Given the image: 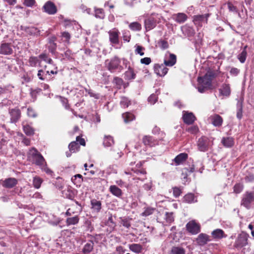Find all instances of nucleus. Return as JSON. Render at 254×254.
Here are the masks:
<instances>
[{
  "label": "nucleus",
  "instance_id": "a19ab883",
  "mask_svg": "<svg viewBox=\"0 0 254 254\" xmlns=\"http://www.w3.org/2000/svg\"><path fill=\"white\" fill-rule=\"evenodd\" d=\"M23 131L27 135H31L34 134V129L29 125L23 126Z\"/></svg>",
  "mask_w": 254,
  "mask_h": 254
},
{
  "label": "nucleus",
  "instance_id": "6ab92c4d",
  "mask_svg": "<svg viewBox=\"0 0 254 254\" xmlns=\"http://www.w3.org/2000/svg\"><path fill=\"white\" fill-rule=\"evenodd\" d=\"M176 56L173 54H169L168 59L166 58L164 61V64L166 66H172L176 63Z\"/></svg>",
  "mask_w": 254,
  "mask_h": 254
},
{
  "label": "nucleus",
  "instance_id": "a211bd4d",
  "mask_svg": "<svg viewBox=\"0 0 254 254\" xmlns=\"http://www.w3.org/2000/svg\"><path fill=\"white\" fill-rule=\"evenodd\" d=\"M37 76L39 79L41 80L48 81L51 80L50 72L48 70L45 71L43 69L39 70L37 73Z\"/></svg>",
  "mask_w": 254,
  "mask_h": 254
},
{
  "label": "nucleus",
  "instance_id": "0e129e2a",
  "mask_svg": "<svg viewBox=\"0 0 254 254\" xmlns=\"http://www.w3.org/2000/svg\"><path fill=\"white\" fill-rule=\"evenodd\" d=\"M72 52L69 49H66V50L65 51L64 53V56H65V57L68 60L72 59Z\"/></svg>",
  "mask_w": 254,
  "mask_h": 254
},
{
  "label": "nucleus",
  "instance_id": "6e6d98bb",
  "mask_svg": "<svg viewBox=\"0 0 254 254\" xmlns=\"http://www.w3.org/2000/svg\"><path fill=\"white\" fill-rule=\"evenodd\" d=\"M243 189V187L240 184H236L234 187V191L237 193L241 192Z\"/></svg>",
  "mask_w": 254,
  "mask_h": 254
},
{
  "label": "nucleus",
  "instance_id": "72a5a7b5",
  "mask_svg": "<svg viewBox=\"0 0 254 254\" xmlns=\"http://www.w3.org/2000/svg\"><path fill=\"white\" fill-rule=\"evenodd\" d=\"M114 143L113 137L110 135L105 136L103 140V145L106 147H110Z\"/></svg>",
  "mask_w": 254,
  "mask_h": 254
},
{
  "label": "nucleus",
  "instance_id": "4be33fe9",
  "mask_svg": "<svg viewBox=\"0 0 254 254\" xmlns=\"http://www.w3.org/2000/svg\"><path fill=\"white\" fill-rule=\"evenodd\" d=\"M91 209L93 212L98 213L100 211L102 207V204L100 201L95 199L91 200Z\"/></svg>",
  "mask_w": 254,
  "mask_h": 254
},
{
  "label": "nucleus",
  "instance_id": "79ce46f5",
  "mask_svg": "<svg viewBox=\"0 0 254 254\" xmlns=\"http://www.w3.org/2000/svg\"><path fill=\"white\" fill-rule=\"evenodd\" d=\"M42 182V180L39 177H35L33 178V185L36 189L40 188Z\"/></svg>",
  "mask_w": 254,
  "mask_h": 254
},
{
  "label": "nucleus",
  "instance_id": "5701e85b",
  "mask_svg": "<svg viewBox=\"0 0 254 254\" xmlns=\"http://www.w3.org/2000/svg\"><path fill=\"white\" fill-rule=\"evenodd\" d=\"M212 237L214 239H222L223 238L227 237V235H225L224 232L220 229H217L213 231L211 233Z\"/></svg>",
  "mask_w": 254,
  "mask_h": 254
},
{
  "label": "nucleus",
  "instance_id": "774afa93",
  "mask_svg": "<svg viewBox=\"0 0 254 254\" xmlns=\"http://www.w3.org/2000/svg\"><path fill=\"white\" fill-rule=\"evenodd\" d=\"M151 62V60L150 58L146 57L140 60V63L145 65H148Z\"/></svg>",
  "mask_w": 254,
  "mask_h": 254
},
{
  "label": "nucleus",
  "instance_id": "c9c22d12",
  "mask_svg": "<svg viewBox=\"0 0 254 254\" xmlns=\"http://www.w3.org/2000/svg\"><path fill=\"white\" fill-rule=\"evenodd\" d=\"M247 47V46H245L244 47V49L241 52V53L240 54H239V55L238 56V58L241 63H245V62L246 61L247 55V51H246Z\"/></svg>",
  "mask_w": 254,
  "mask_h": 254
},
{
  "label": "nucleus",
  "instance_id": "37998d69",
  "mask_svg": "<svg viewBox=\"0 0 254 254\" xmlns=\"http://www.w3.org/2000/svg\"><path fill=\"white\" fill-rule=\"evenodd\" d=\"M61 37L64 39V42L69 44L70 43L69 40L71 38L70 34L67 32H63L61 33Z\"/></svg>",
  "mask_w": 254,
  "mask_h": 254
},
{
  "label": "nucleus",
  "instance_id": "a18cd8bd",
  "mask_svg": "<svg viewBox=\"0 0 254 254\" xmlns=\"http://www.w3.org/2000/svg\"><path fill=\"white\" fill-rule=\"evenodd\" d=\"M129 28L134 31H139L141 29V25L137 22L131 23L129 25Z\"/></svg>",
  "mask_w": 254,
  "mask_h": 254
},
{
  "label": "nucleus",
  "instance_id": "13d9d810",
  "mask_svg": "<svg viewBox=\"0 0 254 254\" xmlns=\"http://www.w3.org/2000/svg\"><path fill=\"white\" fill-rule=\"evenodd\" d=\"M86 92H88L90 97H94L95 99H98L100 98V94L96 93L91 90L86 89Z\"/></svg>",
  "mask_w": 254,
  "mask_h": 254
},
{
  "label": "nucleus",
  "instance_id": "58836bf2",
  "mask_svg": "<svg viewBox=\"0 0 254 254\" xmlns=\"http://www.w3.org/2000/svg\"><path fill=\"white\" fill-rule=\"evenodd\" d=\"M171 252L172 254H185L184 249L179 247H173Z\"/></svg>",
  "mask_w": 254,
  "mask_h": 254
},
{
  "label": "nucleus",
  "instance_id": "4468645a",
  "mask_svg": "<svg viewBox=\"0 0 254 254\" xmlns=\"http://www.w3.org/2000/svg\"><path fill=\"white\" fill-rule=\"evenodd\" d=\"M18 182L14 178H9L5 179L2 183V186L5 188H12L15 187Z\"/></svg>",
  "mask_w": 254,
  "mask_h": 254
},
{
  "label": "nucleus",
  "instance_id": "7c9ffc66",
  "mask_svg": "<svg viewBox=\"0 0 254 254\" xmlns=\"http://www.w3.org/2000/svg\"><path fill=\"white\" fill-rule=\"evenodd\" d=\"M221 142L226 147H231L234 143V140L232 137H223Z\"/></svg>",
  "mask_w": 254,
  "mask_h": 254
},
{
  "label": "nucleus",
  "instance_id": "69168bd1",
  "mask_svg": "<svg viewBox=\"0 0 254 254\" xmlns=\"http://www.w3.org/2000/svg\"><path fill=\"white\" fill-rule=\"evenodd\" d=\"M240 72V70L236 67H232L230 70L231 75L237 76Z\"/></svg>",
  "mask_w": 254,
  "mask_h": 254
},
{
  "label": "nucleus",
  "instance_id": "ea45409f",
  "mask_svg": "<svg viewBox=\"0 0 254 254\" xmlns=\"http://www.w3.org/2000/svg\"><path fill=\"white\" fill-rule=\"evenodd\" d=\"M131 172L133 173L132 175L133 176H135L136 177L137 176L139 177L141 175H144L146 174V171L144 169L138 170L137 169H132Z\"/></svg>",
  "mask_w": 254,
  "mask_h": 254
},
{
  "label": "nucleus",
  "instance_id": "f3484780",
  "mask_svg": "<svg viewBox=\"0 0 254 254\" xmlns=\"http://www.w3.org/2000/svg\"><path fill=\"white\" fill-rule=\"evenodd\" d=\"M183 119L186 124L191 125L194 123L196 118L192 113L186 112L183 115Z\"/></svg>",
  "mask_w": 254,
  "mask_h": 254
},
{
  "label": "nucleus",
  "instance_id": "de8ad7c7",
  "mask_svg": "<svg viewBox=\"0 0 254 254\" xmlns=\"http://www.w3.org/2000/svg\"><path fill=\"white\" fill-rule=\"evenodd\" d=\"M166 222L168 223H171L174 221V218L173 214L172 212H166L165 218Z\"/></svg>",
  "mask_w": 254,
  "mask_h": 254
},
{
  "label": "nucleus",
  "instance_id": "e2e57ef3",
  "mask_svg": "<svg viewBox=\"0 0 254 254\" xmlns=\"http://www.w3.org/2000/svg\"><path fill=\"white\" fill-rule=\"evenodd\" d=\"M35 3V0H24L23 4L29 7H31Z\"/></svg>",
  "mask_w": 254,
  "mask_h": 254
},
{
  "label": "nucleus",
  "instance_id": "6e6552de",
  "mask_svg": "<svg viewBox=\"0 0 254 254\" xmlns=\"http://www.w3.org/2000/svg\"><path fill=\"white\" fill-rule=\"evenodd\" d=\"M13 46L11 43H2L0 46V54L9 55L13 53Z\"/></svg>",
  "mask_w": 254,
  "mask_h": 254
},
{
  "label": "nucleus",
  "instance_id": "a878e982",
  "mask_svg": "<svg viewBox=\"0 0 254 254\" xmlns=\"http://www.w3.org/2000/svg\"><path fill=\"white\" fill-rule=\"evenodd\" d=\"M135 77L136 74L133 69L129 66L127 70L125 73V79L128 80H133L135 79Z\"/></svg>",
  "mask_w": 254,
  "mask_h": 254
},
{
  "label": "nucleus",
  "instance_id": "c03bdc74",
  "mask_svg": "<svg viewBox=\"0 0 254 254\" xmlns=\"http://www.w3.org/2000/svg\"><path fill=\"white\" fill-rule=\"evenodd\" d=\"M30 65L32 66H36L37 64L40 63L39 60L37 57H31L29 59Z\"/></svg>",
  "mask_w": 254,
  "mask_h": 254
},
{
  "label": "nucleus",
  "instance_id": "dca6fc26",
  "mask_svg": "<svg viewBox=\"0 0 254 254\" xmlns=\"http://www.w3.org/2000/svg\"><path fill=\"white\" fill-rule=\"evenodd\" d=\"M144 25L146 30L153 29L156 25V21L153 17H148L144 20Z\"/></svg>",
  "mask_w": 254,
  "mask_h": 254
},
{
  "label": "nucleus",
  "instance_id": "338daca9",
  "mask_svg": "<svg viewBox=\"0 0 254 254\" xmlns=\"http://www.w3.org/2000/svg\"><path fill=\"white\" fill-rule=\"evenodd\" d=\"M27 115L29 117L33 118L36 117L37 116L34 110L30 108H28L27 109Z\"/></svg>",
  "mask_w": 254,
  "mask_h": 254
},
{
  "label": "nucleus",
  "instance_id": "052dcab7",
  "mask_svg": "<svg viewBox=\"0 0 254 254\" xmlns=\"http://www.w3.org/2000/svg\"><path fill=\"white\" fill-rule=\"evenodd\" d=\"M25 31L30 35L34 34L36 32V28L33 27H26L24 29Z\"/></svg>",
  "mask_w": 254,
  "mask_h": 254
},
{
  "label": "nucleus",
  "instance_id": "f03ea898",
  "mask_svg": "<svg viewBox=\"0 0 254 254\" xmlns=\"http://www.w3.org/2000/svg\"><path fill=\"white\" fill-rule=\"evenodd\" d=\"M28 157L39 167H43L46 162L42 154L35 148L31 149L28 154Z\"/></svg>",
  "mask_w": 254,
  "mask_h": 254
},
{
  "label": "nucleus",
  "instance_id": "49530a36",
  "mask_svg": "<svg viewBox=\"0 0 254 254\" xmlns=\"http://www.w3.org/2000/svg\"><path fill=\"white\" fill-rule=\"evenodd\" d=\"M155 211V208L152 207H147L145 209L143 212L142 213L141 215L143 216H147L153 213Z\"/></svg>",
  "mask_w": 254,
  "mask_h": 254
},
{
  "label": "nucleus",
  "instance_id": "0eeeda50",
  "mask_svg": "<svg viewBox=\"0 0 254 254\" xmlns=\"http://www.w3.org/2000/svg\"><path fill=\"white\" fill-rule=\"evenodd\" d=\"M109 41L112 44L117 45L119 43L120 32L118 29L114 28L108 32Z\"/></svg>",
  "mask_w": 254,
  "mask_h": 254
},
{
  "label": "nucleus",
  "instance_id": "680f3d73",
  "mask_svg": "<svg viewBox=\"0 0 254 254\" xmlns=\"http://www.w3.org/2000/svg\"><path fill=\"white\" fill-rule=\"evenodd\" d=\"M173 190L174 195L176 197H178L181 195V194L182 193V191L179 188L175 187L173 189Z\"/></svg>",
  "mask_w": 254,
  "mask_h": 254
},
{
  "label": "nucleus",
  "instance_id": "e433bc0d",
  "mask_svg": "<svg viewBox=\"0 0 254 254\" xmlns=\"http://www.w3.org/2000/svg\"><path fill=\"white\" fill-rule=\"evenodd\" d=\"M57 45L55 42H48V49L49 51L53 55H55L56 53Z\"/></svg>",
  "mask_w": 254,
  "mask_h": 254
},
{
  "label": "nucleus",
  "instance_id": "b1692460",
  "mask_svg": "<svg viewBox=\"0 0 254 254\" xmlns=\"http://www.w3.org/2000/svg\"><path fill=\"white\" fill-rule=\"evenodd\" d=\"M188 155L186 153H182L177 155L174 159L176 165H178L182 163L188 158Z\"/></svg>",
  "mask_w": 254,
  "mask_h": 254
},
{
  "label": "nucleus",
  "instance_id": "9d476101",
  "mask_svg": "<svg viewBox=\"0 0 254 254\" xmlns=\"http://www.w3.org/2000/svg\"><path fill=\"white\" fill-rule=\"evenodd\" d=\"M9 113L10 116V123H15L20 118L21 111L18 108H14L9 110Z\"/></svg>",
  "mask_w": 254,
  "mask_h": 254
},
{
  "label": "nucleus",
  "instance_id": "5fc2aeb1",
  "mask_svg": "<svg viewBox=\"0 0 254 254\" xmlns=\"http://www.w3.org/2000/svg\"><path fill=\"white\" fill-rule=\"evenodd\" d=\"M157 101V97L154 94H151L148 98V101L151 104L153 105Z\"/></svg>",
  "mask_w": 254,
  "mask_h": 254
},
{
  "label": "nucleus",
  "instance_id": "2f4dec72",
  "mask_svg": "<svg viewBox=\"0 0 254 254\" xmlns=\"http://www.w3.org/2000/svg\"><path fill=\"white\" fill-rule=\"evenodd\" d=\"M71 181L76 186H80L83 178L81 175L76 174L71 178Z\"/></svg>",
  "mask_w": 254,
  "mask_h": 254
},
{
  "label": "nucleus",
  "instance_id": "7ed1b4c3",
  "mask_svg": "<svg viewBox=\"0 0 254 254\" xmlns=\"http://www.w3.org/2000/svg\"><path fill=\"white\" fill-rule=\"evenodd\" d=\"M197 144L200 151L206 152L213 145V138L203 136L198 139Z\"/></svg>",
  "mask_w": 254,
  "mask_h": 254
},
{
  "label": "nucleus",
  "instance_id": "8fccbe9b",
  "mask_svg": "<svg viewBox=\"0 0 254 254\" xmlns=\"http://www.w3.org/2000/svg\"><path fill=\"white\" fill-rule=\"evenodd\" d=\"M121 106L124 108L127 107L130 104V101L127 97H122L120 102Z\"/></svg>",
  "mask_w": 254,
  "mask_h": 254
},
{
  "label": "nucleus",
  "instance_id": "3c124183",
  "mask_svg": "<svg viewBox=\"0 0 254 254\" xmlns=\"http://www.w3.org/2000/svg\"><path fill=\"white\" fill-rule=\"evenodd\" d=\"M186 130L191 134H195L198 131V128L196 126H192L186 128Z\"/></svg>",
  "mask_w": 254,
  "mask_h": 254
},
{
  "label": "nucleus",
  "instance_id": "cd10ccee",
  "mask_svg": "<svg viewBox=\"0 0 254 254\" xmlns=\"http://www.w3.org/2000/svg\"><path fill=\"white\" fill-rule=\"evenodd\" d=\"M243 101L238 100L237 103V118L241 120L243 117Z\"/></svg>",
  "mask_w": 254,
  "mask_h": 254
},
{
  "label": "nucleus",
  "instance_id": "f704fd0d",
  "mask_svg": "<svg viewBox=\"0 0 254 254\" xmlns=\"http://www.w3.org/2000/svg\"><path fill=\"white\" fill-rule=\"evenodd\" d=\"M184 201L188 203H191L196 202V200H195L194 195L193 193H190L185 195Z\"/></svg>",
  "mask_w": 254,
  "mask_h": 254
},
{
  "label": "nucleus",
  "instance_id": "ddd939ff",
  "mask_svg": "<svg viewBox=\"0 0 254 254\" xmlns=\"http://www.w3.org/2000/svg\"><path fill=\"white\" fill-rule=\"evenodd\" d=\"M209 241H210L209 236L204 233L199 234L196 239V243L200 246H204Z\"/></svg>",
  "mask_w": 254,
  "mask_h": 254
},
{
  "label": "nucleus",
  "instance_id": "1a4fd4ad",
  "mask_svg": "<svg viewBox=\"0 0 254 254\" xmlns=\"http://www.w3.org/2000/svg\"><path fill=\"white\" fill-rule=\"evenodd\" d=\"M165 64H155L154 65V70L155 73L160 76H164L168 71Z\"/></svg>",
  "mask_w": 254,
  "mask_h": 254
},
{
  "label": "nucleus",
  "instance_id": "aec40b11",
  "mask_svg": "<svg viewBox=\"0 0 254 254\" xmlns=\"http://www.w3.org/2000/svg\"><path fill=\"white\" fill-rule=\"evenodd\" d=\"M110 192L114 196L120 198L123 195L122 190L116 185H111L109 188Z\"/></svg>",
  "mask_w": 254,
  "mask_h": 254
},
{
  "label": "nucleus",
  "instance_id": "4d7b16f0",
  "mask_svg": "<svg viewBox=\"0 0 254 254\" xmlns=\"http://www.w3.org/2000/svg\"><path fill=\"white\" fill-rule=\"evenodd\" d=\"M40 168L43 170L44 171V172H45L48 175H51V176H52L53 174V172L50 169H49L48 167H47V163H45L44 165V166L43 167H40Z\"/></svg>",
  "mask_w": 254,
  "mask_h": 254
},
{
  "label": "nucleus",
  "instance_id": "393cba45",
  "mask_svg": "<svg viewBox=\"0 0 254 254\" xmlns=\"http://www.w3.org/2000/svg\"><path fill=\"white\" fill-rule=\"evenodd\" d=\"M211 123L215 127H220L223 122L222 117L219 115H215L211 117Z\"/></svg>",
  "mask_w": 254,
  "mask_h": 254
},
{
  "label": "nucleus",
  "instance_id": "bf43d9fd",
  "mask_svg": "<svg viewBox=\"0 0 254 254\" xmlns=\"http://www.w3.org/2000/svg\"><path fill=\"white\" fill-rule=\"evenodd\" d=\"M227 7L230 11L232 12H237V8L236 6L234 5V4L231 2H228L227 3Z\"/></svg>",
  "mask_w": 254,
  "mask_h": 254
},
{
  "label": "nucleus",
  "instance_id": "39448f33",
  "mask_svg": "<svg viewBox=\"0 0 254 254\" xmlns=\"http://www.w3.org/2000/svg\"><path fill=\"white\" fill-rule=\"evenodd\" d=\"M253 201H254V193L246 191L243 195L241 204L249 209L251 207V203Z\"/></svg>",
  "mask_w": 254,
  "mask_h": 254
},
{
  "label": "nucleus",
  "instance_id": "864d4df0",
  "mask_svg": "<svg viewBox=\"0 0 254 254\" xmlns=\"http://www.w3.org/2000/svg\"><path fill=\"white\" fill-rule=\"evenodd\" d=\"M159 47L163 50H165L168 48V43L167 41L161 40L158 42Z\"/></svg>",
  "mask_w": 254,
  "mask_h": 254
},
{
  "label": "nucleus",
  "instance_id": "f8f14e48",
  "mask_svg": "<svg viewBox=\"0 0 254 254\" xmlns=\"http://www.w3.org/2000/svg\"><path fill=\"white\" fill-rule=\"evenodd\" d=\"M45 11L49 14H55L57 11L55 4L51 1H48L43 6Z\"/></svg>",
  "mask_w": 254,
  "mask_h": 254
},
{
  "label": "nucleus",
  "instance_id": "09e8293b",
  "mask_svg": "<svg viewBox=\"0 0 254 254\" xmlns=\"http://www.w3.org/2000/svg\"><path fill=\"white\" fill-rule=\"evenodd\" d=\"M121 224L127 228H129L131 226L130 220L127 218H122Z\"/></svg>",
  "mask_w": 254,
  "mask_h": 254
},
{
  "label": "nucleus",
  "instance_id": "473e14b6",
  "mask_svg": "<svg viewBox=\"0 0 254 254\" xmlns=\"http://www.w3.org/2000/svg\"><path fill=\"white\" fill-rule=\"evenodd\" d=\"M122 117L126 123H128L135 119V116L132 114L127 112L122 115Z\"/></svg>",
  "mask_w": 254,
  "mask_h": 254
},
{
  "label": "nucleus",
  "instance_id": "c85d7f7f",
  "mask_svg": "<svg viewBox=\"0 0 254 254\" xmlns=\"http://www.w3.org/2000/svg\"><path fill=\"white\" fill-rule=\"evenodd\" d=\"M129 249L131 251L138 254L141 252L142 247L139 244H132L129 246Z\"/></svg>",
  "mask_w": 254,
  "mask_h": 254
},
{
  "label": "nucleus",
  "instance_id": "423d86ee",
  "mask_svg": "<svg viewBox=\"0 0 254 254\" xmlns=\"http://www.w3.org/2000/svg\"><path fill=\"white\" fill-rule=\"evenodd\" d=\"M187 231L192 235H196L200 231V225L195 220L189 221L186 226Z\"/></svg>",
  "mask_w": 254,
  "mask_h": 254
},
{
  "label": "nucleus",
  "instance_id": "412c9836",
  "mask_svg": "<svg viewBox=\"0 0 254 254\" xmlns=\"http://www.w3.org/2000/svg\"><path fill=\"white\" fill-rule=\"evenodd\" d=\"M220 94L222 96L226 97L229 96L231 94V89L230 85L224 83L222 85L221 88L219 89Z\"/></svg>",
  "mask_w": 254,
  "mask_h": 254
},
{
  "label": "nucleus",
  "instance_id": "f257e3e1",
  "mask_svg": "<svg viewBox=\"0 0 254 254\" xmlns=\"http://www.w3.org/2000/svg\"><path fill=\"white\" fill-rule=\"evenodd\" d=\"M105 65L111 73L121 72L123 69V66L121 65V60L117 56L106 60L105 62Z\"/></svg>",
  "mask_w": 254,
  "mask_h": 254
},
{
  "label": "nucleus",
  "instance_id": "20e7f679",
  "mask_svg": "<svg viewBox=\"0 0 254 254\" xmlns=\"http://www.w3.org/2000/svg\"><path fill=\"white\" fill-rule=\"evenodd\" d=\"M216 76V74L214 71H208L203 77H198V82L200 84H203L205 87L209 88L212 85V80Z\"/></svg>",
  "mask_w": 254,
  "mask_h": 254
},
{
  "label": "nucleus",
  "instance_id": "9b49d317",
  "mask_svg": "<svg viewBox=\"0 0 254 254\" xmlns=\"http://www.w3.org/2000/svg\"><path fill=\"white\" fill-rule=\"evenodd\" d=\"M248 236L245 233H242L239 235L238 238L235 242V245L237 247H242L248 244Z\"/></svg>",
  "mask_w": 254,
  "mask_h": 254
},
{
  "label": "nucleus",
  "instance_id": "603ef678",
  "mask_svg": "<svg viewBox=\"0 0 254 254\" xmlns=\"http://www.w3.org/2000/svg\"><path fill=\"white\" fill-rule=\"evenodd\" d=\"M113 82L119 88V87H121L123 83V80L120 77H115L114 78Z\"/></svg>",
  "mask_w": 254,
  "mask_h": 254
},
{
  "label": "nucleus",
  "instance_id": "c756f323",
  "mask_svg": "<svg viewBox=\"0 0 254 254\" xmlns=\"http://www.w3.org/2000/svg\"><path fill=\"white\" fill-rule=\"evenodd\" d=\"M79 221V218L78 215H75L73 217H68L66 219V225H76L78 223Z\"/></svg>",
  "mask_w": 254,
  "mask_h": 254
},
{
  "label": "nucleus",
  "instance_id": "bb28decb",
  "mask_svg": "<svg viewBox=\"0 0 254 254\" xmlns=\"http://www.w3.org/2000/svg\"><path fill=\"white\" fill-rule=\"evenodd\" d=\"M94 244L92 241H88L83 247L82 252L84 254H89L93 250Z\"/></svg>",
  "mask_w": 254,
  "mask_h": 254
},
{
  "label": "nucleus",
  "instance_id": "4c0bfd02",
  "mask_svg": "<svg viewBox=\"0 0 254 254\" xmlns=\"http://www.w3.org/2000/svg\"><path fill=\"white\" fill-rule=\"evenodd\" d=\"M68 148L70 152H75L79 150L80 146L76 141H72L69 144Z\"/></svg>",
  "mask_w": 254,
  "mask_h": 254
},
{
  "label": "nucleus",
  "instance_id": "2eb2a0df",
  "mask_svg": "<svg viewBox=\"0 0 254 254\" xmlns=\"http://www.w3.org/2000/svg\"><path fill=\"white\" fill-rule=\"evenodd\" d=\"M143 142L146 146L152 147L158 144V141L157 139H154L151 136H145L143 138Z\"/></svg>",
  "mask_w": 254,
  "mask_h": 254
}]
</instances>
